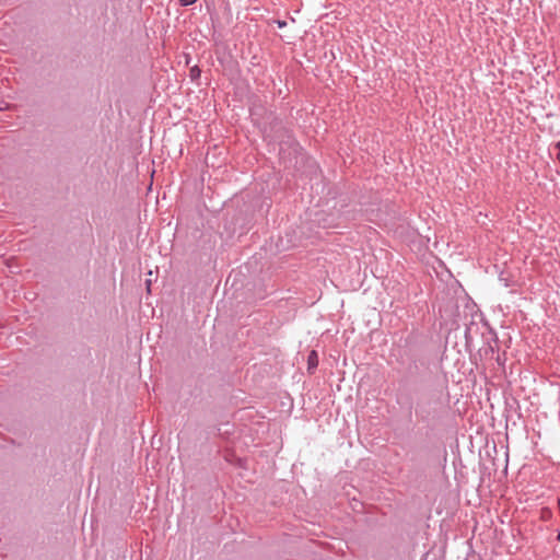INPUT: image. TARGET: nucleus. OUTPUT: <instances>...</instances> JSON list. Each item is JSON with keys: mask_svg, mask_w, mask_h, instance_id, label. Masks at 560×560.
<instances>
[{"mask_svg": "<svg viewBox=\"0 0 560 560\" xmlns=\"http://www.w3.org/2000/svg\"><path fill=\"white\" fill-rule=\"evenodd\" d=\"M182 5H190L196 2V0H179Z\"/></svg>", "mask_w": 560, "mask_h": 560, "instance_id": "nucleus-2", "label": "nucleus"}, {"mask_svg": "<svg viewBox=\"0 0 560 560\" xmlns=\"http://www.w3.org/2000/svg\"><path fill=\"white\" fill-rule=\"evenodd\" d=\"M318 365V355H317V352L315 350H312L307 357V366H308V370L312 371L314 369H316Z\"/></svg>", "mask_w": 560, "mask_h": 560, "instance_id": "nucleus-1", "label": "nucleus"}, {"mask_svg": "<svg viewBox=\"0 0 560 560\" xmlns=\"http://www.w3.org/2000/svg\"><path fill=\"white\" fill-rule=\"evenodd\" d=\"M555 148L558 149L560 153V141L556 143Z\"/></svg>", "mask_w": 560, "mask_h": 560, "instance_id": "nucleus-4", "label": "nucleus"}, {"mask_svg": "<svg viewBox=\"0 0 560 560\" xmlns=\"http://www.w3.org/2000/svg\"><path fill=\"white\" fill-rule=\"evenodd\" d=\"M557 159H558V160H559V162H560V153H558V154H557Z\"/></svg>", "mask_w": 560, "mask_h": 560, "instance_id": "nucleus-5", "label": "nucleus"}, {"mask_svg": "<svg viewBox=\"0 0 560 560\" xmlns=\"http://www.w3.org/2000/svg\"><path fill=\"white\" fill-rule=\"evenodd\" d=\"M199 74H200V70H199V69H197V68H192V69H191V77H192V78H196V77H198Z\"/></svg>", "mask_w": 560, "mask_h": 560, "instance_id": "nucleus-3", "label": "nucleus"}]
</instances>
